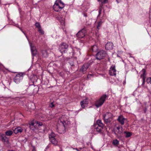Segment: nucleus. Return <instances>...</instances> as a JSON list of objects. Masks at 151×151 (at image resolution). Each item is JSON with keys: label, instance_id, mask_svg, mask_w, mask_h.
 <instances>
[{"label": "nucleus", "instance_id": "obj_1", "mask_svg": "<svg viewBox=\"0 0 151 151\" xmlns=\"http://www.w3.org/2000/svg\"><path fill=\"white\" fill-rule=\"evenodd\" d=\"M68 119V116L66 115H62L59 118L58 123L60 124V127L58 126V124L57 125V129L59 130H60L61 128H62L63 129H65V124H70Z\"/></svg>", "mask_w": 151, "mask_h": 151}, {"label": "nucleus", "instance_id": "obj_2", "mask_svg": "<svg viewBox=\"0 0 151 151\" xmlns=\"http://www.w3.org/2000/svg\"><path fill=\"white\" fill-rule=\"evenodd\" d=\"M64 6V4L61 0H56L53 6V9L55 11L59 12L60 11Z\"/></svg>", "mask_w": 151, "mask_h": 151}, {"label": "nucleus", "instance_id": "obj_3", "mask_svg": "<svg viewBox=\"0 0 151 151\" xmlns=\"http://www.w3.org/2000/svg\"><path fill=\"white\" fill-rule=\"evenodd\" d=\"M122 129V127L119 126L115 127L113 130L114 134L118 139H120L122 137L123 134Z\"/></svg>", "mask_w": 151, "mask_h": 151}, {"label": "nucleus", "instance_id": "obj_4", "mask_svg": "<svg viewBox=\"0 0 151 151\" xmlns=\"http://www.w3.org/2000/svg\"><path fill=\"white\" fill-rule=\"evenodd\" d=\"M106 95H104L101 97L99 100L96 101L95 104L97 108L99 107L103 104L106 100Z\"/></svg>", "mask_w": 151, "mask_h": 151}, {"label": "nucleus", "instance_id": "obj_5", "mask_svg": "<svg viewBox=\"0 0 151 151\" xmlns=\"http://www.w3.org/2000/svg\"><path fill=\"white\" fill-rule=\"evenodd\" d=\"M42 122H37L36 123L31 122L29 124V127L33 130L38 129L39 127L42 125Z\"/></svg>", "mask_w": 151, "mask_h": 151}, {"label": "nucleus", "instance_id": "obj_6", "mask_svg": "<svg viewBox=\"0 0 151 151\" xmlns=\"http://www.w3.org/2000/svg\"><path fill=\"white\" fill-rule=\"evenodd\" d=\"M106 53L104 50H100L96 54V58L98 60L103 59L106 55Z\"/></svg>", "mask_w": 151, "mask_h": 151}, {"label": "nucleus", "instance_id": "obj_7", "mask_svg": "<svg viewBox=\"0 0 151 151\" xmlns=\"http://www.w3.org/2000/svg\"><path fill=\"white\" fill-rule=\"evenodd\" d=\"M23 78V73H20L17 75L14 79V81L16 83H19L22 79Z\"/></svg>", "mask_w": 151, "mask_h": 151}, {"label": "nucleus", "instance_id": "obj_8", "mask_svg": "<svg viewBox=\"0 0 151 151\" xmlns=\"http://www.w3.org/2000/svg\"><path fill=\"white\" fill-rule=\"evenodd\" d=\"M68 48V45L65 43H62L60 46L59 49L62 53H65L67 51Z\"/></svg>", "mask_w": 151, "mask_h": 151}, {"label": "nucleus", "instance_id": "obj_9", "mask_svg": "<svg viewBox=\"0 0 151 151\" xmlns=\"http://www.w3.org/2000/svg\"><path fill=\"white\" fill-rule=\"evenodd\" d=\"M29 44L32 56L35 55L37 53V51L36 47L31 42H29Z\"/></svg>", "mask_w": 151, "mask_h": 151}, {"label": "nucleus", "instance_id": "obj_10", "mask_svg": "<svg viewBox=\"0 0 151 151\" xmlns=\"http://www.w3.org/2000/svg\"><path fill=\"white\" fill-rule=\"evenodd\" d=\"M93 130L92 131V133L94 134H97L101 132L102 129L101 127H99L97 125H94L92 127Z\"/></svg>", "mask_w": 151, "mask_h": 151}, {"label": "nucleus", "instance_id": "obj_11", "mask_svg": "<svg viewBox=\"0 0 151 151\" xmlns=\"http://www.w3.org/2000/svg\"><path fill=\"white\" fill-rule=\"evenodd\" d=\"M86 34V29H83L78 32L76 34V36L78 38H82L85 36Z\"/></svg>", "mask_w": 151, "mask_h": 151}, {"label": "nucleus", "instance_id": "obj_12", "mask_svg": "<svg viewBox=\"0 0 151 151\" xmlns=\"http://www.w3.org/2000/svg\"><path fill=\"white\" fill-rule=\"evenodd\" d=\"M109 74L111 76H115L116 75V70L115 66H112L110 68Z\"/></svg>", "mask_w": 151, "mask_h": 151}, {"label": "nucleus", "instance_id": "obj_13", "mask_svg": "<svg viewBox=\"0 0 151 151\" xmlns=\"http://www.w3.org/2000/svg\"><path fill=\"white\" fill-rule=\"evenodd\" d=\"M108 114L111 115V113L109 112H107L105 114L103 115V118L104 122L106 123L109 122L111 121L110 119L109 118V116H107Z\"/></svg>", "mask_w": 151, "mask_h": 151}, {"label": "nucleus", "instance_id": "obj_14", "mask_svg": "<svg viewBox=\"0 0 151 151\" xmlns=\"http://www.w3.org/2000/svg\"><path fill=\"white\" fill-rule=\"evenodd\" d=\"M57 19L59 20L61 24L62 25H64L65 24V17L62 16H58L57 17Z\"/></svg>", "mask_w": 151, "mask_h": 151}, {"label": "nucleus", "instance_id": "obj_15", "mask_svg": "<svg viewBox=\"0 0 151 151\" xmlns=\"http://www.w3.org/2000/svg\"><path fill=\"white\" fill-rule=\"evenodd\" d=\"M126 120V119L124 118L122 115L119 116L117 119L119 122L122 125L124 124V121Z\"/></svg>", "mask_w": 151, "mask_h": 151}, {"label": "nucleus", "instance_id": "obj_16", "mask_svg": "<svg viewBox=\"0 0 151 151\" xmlns=\"http://www.w3.org/2000/svg\"><path fill=\"white\" fill-rule=\"evenodd\" d=\"M88 104L87 99L86 98L85 99L82 101L81 103V105L83 108H84Z\"/></svg>", "mask_w": 151, "mask_h": 151}, {"label": "nucleus", "instance_id": "obj_17", "mask_svg": "<svg viewBox=\"0 0 151 151\" xmlns=\"http://www.w3.org/2000/svg\"><path fill=\"white\" fill-rule=\"evenodd\" d=\"M113 44L110 42H108L105 46L106 49L108 50H111L113 48Z\"/></svg>", "mask_w": 151, "mask_h": 151}, {"label": "nucleus", "instance_id": "obj_18", "mask_svg": "<svg viewBox=\"0 0 151 151\" xmlns=\"http://www.w3.org/2000/svg\"><path fill=\"white\" fill-rule=\"evenodd\" d=\"M140 77L142 79H145L146 74V70L144 69H143L140 72Z\"/></svg>", "mask_w": 151, "mask_h": 151}, {"label": "nucleus", "instance_id": "obj_19", "mask_svg": "<svg viewBox=\"0 0 151 151\" xmlns=\"http://www.w3.org/2000/svg\"><path fill=\"white\" fill-rule=\"evenodd\" d=\"M23 130V129L20 127L16 128L14 130V132L17 134L19 133H21Z\"/></svg>", "mask_w": 151, "mask_h": 151}, {"label": "nucleus", "instance_id": "obj_20", "mask_svg": "<svg viewBox=\"0 0 151 151\" xmlns=\"http://www.w3.org/2000/svg\"><path fill=\"white\" fill-rule=\"evenodd\" d=\"M71 49H72L73 50V52H72L73 55H74L75 54H76L77 55H81L80 50L79 49H78L76 48H75L73 49L72 48Z\"/></svg>", "mask_w": 151, "mask_h": 151}, {"label": "nucleus", "instance_id": "obj_21", "mask_svg": "<svg viewBox=\"0 0 151 151\" xmlns=\"http://www.w3.org/2000/svg\"><path fill=\"white\" fill-rule=\"evenodd\" d=\"M89 65L87 64H85L83 65L81 69V70L83 72L86 70L88 68Z\"/></svg>", "mask_w": 151, "mask_h": 151}, {"label": "nucleus", "instance_id": "obj_22", "mask_svg": "<svg viewBox=\"0 0 151 151\" xmlns=\"http://www.w3.org/2000/svg\"><path fill=\"white\" fill-rule=\"evenodd\" d=\"M37 79V76L35 75H32L30 77V80L33 82H36Z\"/></svg>", "mask_w": 151, "mask_h": 151}, {"label": "nucleus", "instance_id": "obj_23", "mask_svg": "<svg viewBox=\"0 0 151 151\" xmlns=\"http://www.w3.org/2000/svg\"><path fill=\"white\" fill-rule=\"evenodd\" d=\"M1 140L3 142H6L8 143L9 140L5 136L4 134H2L1 135Z\"/></svg>", "mask_w": 151, "mask_h": 151}, {"label": "nucleus", "instance_id": "obj_24", "mask_svg": "<svg viewBox=\"0 0 151 151\" xmlns=\"http://www.w3.org/2000/svg\"><path fill=\"white\" fill-rule=\"evenodd\" d=\"M97 126H98L99 127H101L102 129L104 126V125L101 120L99 119L97 121Z\"/></svg>", "mask_w": 151, "mask_h": 151}, {"label": "nucleus", "instance_id": "obj_25", "mask_svg": "<svg viewBox=\"0 0 151 151\" xmlns=\"http://www.w3.org/2000/svg\"><path fill=\"white\" fill-rule=\"evenodd\" d=\"M52 143L54 145H57L58 144V141L55 138L52 139L50 140Z\"/></svg>", "mask_w": 151, "mask_h": 151}, {"label": "nucleus", "instance_id": "obj_26", "mask_svg": "<svg viewBox=\"0 0 151 151\" xmlns=\"http://www.w3.org/2000/svg\"><path fill=\"white\" fill-rule=\"evenodd\" d=\"M42 55L43 57H46L48 55V53L47 50H43L42 51Z\"/></svg>", "mask_w": 151, "mask_h": 151}, {"label": "nucleus", "instance_id": "obj_27", "mask_svg": "<svg viewBox=\"0 0 151 151\" xmlns=\"http://www.w3.org/2000/svg\"><path fill=\"white\" fill-rule=\"evenodd\" d=\"M55 134L53 132H52L49 135V138L50 140L52 139L55 138Z\"/></svg>", "mask_w": 151, "mask_h": 151}, {"label": "nucleus", "instance_id": "obj_28", "mask_svg": "<svg viewBox=\"0 0 151 151\" xmlns=\"http://www.w3.org/2000/svg\"><path fill=\"white\" fill-rule=\"evenodd\" d=\"M92 50L93 52H96L98 50V48L97 45H95L92 47Z\"/></svg>", "mask_w": 151, "mask_h": 151}, {"label": "nucleus", "instance_id": "obj_29", "mask_svg": "<svg viewBox=\"0 0 151 151\" xmlns=\"http://www.w3.org/2000/svg\"><path fill=\"white\" fill-rule=\"evenodd\" d=\"M5 133L6 136H10L12 134L13 132L11 130H9L6 132Z\"/></svg>", "mask_w": 151, "mask_h": 151}, {"label": "nucleus", "instance_id": "obj_30", "mask_svg": "<svg viewBox=\"0 0 151 151\" xmlns=\"http://www.w3.org/2000/svg\"><path fill=\"white\" fill-rule=\"evenodd\" d=\"M113 144L114 145H117L119 144V142L116 139H115L113 141Z\"/></svg>", "mask_w": 151, "mask_h": 151}, {"label": "nucleus", "instance_id": "obj_31", "mask_svg": "<svg viewBox=\"0 0 151 151\" xmlns=\"http://www.w3.org/2000/svg\"><path fill=\"white\" fill-rule=\"evenodd\" d=\"M124 133L126 134V137H129L131 135V134L130 132H124Z\"/></svg>", "mask_w": 151, "mask_h": 151}, {"label": "nucleus", "instance_id": "obj_32", "mask_svg": "<svg viewBox=\"0 0 151 151\" xmlns=\"http://www.w3.org/2000/svg\"><path fill=\"white\" fill-rule=\"evenodd\" d=\"M146 82L147 83L151 84V77L148 78L146 79Z\"/></svg>", "mask_w": 151, "mask_h": 151}, {"label": "nucleus", "instance_id": "obj_33", "mask_svg": "<svg viewBox=\"0 0 151 151\" xmlns=\"http://www.w3.org/2000/svg\"><path fill=\"white\" fill-rule=\"evenodd\" d=\"M35 26L38 29L41 28V26L39 23L36 22L35 24Z\"/></svg>", "mask_w": 151, "mask_h": 151}, {"label": "nucleus", "instance_id": "obj_34", "mask_svg": "<svg viewBox=\"0 0 151 151\" xmlns=\"http://www.w3.org/2000/svg\"><path fill=\"white\" fill-rule=\"evenodd\" d=\"M38 31L41 34L43 35L44 33V31L42 29L41 27L38 29Z\"/></svg>", "mask_w": 151, "mask_h": 151}, {"label": "nucleus", "instance_id": "obj_35", "mask_svg": "<svg viewBox=\"0 0 151 151\" xmlns=\"http://www.w3.org/2000/svg\"><path fill=\"white\" fill-rule=\"evenodd\" d=\"M102 23V22L101 21H100L98 22L97 26V28L98 29H99V27H100Z\"/></svg>", "mask_w": 151, "mask_h": 151}, {"label": "nucleus", "instance_id": "obj_36", "mask_svg": "<svg viewBox=\"0 0 151 151\" xmlns=\"http://www.w3.org/2000/svg\"><path fill=\"white\" fill-rule=\"evenodd\" d=\"M17 26H16L17 27H18L19 29L22 31V32L25 35V36L26 37H27V36L26 35V34L22 30V29H21V28H20V27H19L18 26V25H17Z\"/></svg>", "mask_w": 151, "mask_h": 151}, {"label": "nucleus", "instance_id": "obj_37", "mask_svg": "<svg viewBox=\"0 0 151 151\" xmlns=\"http://www.w3.org/2000/svg\"><path fill=\"white\" fill-rule=\"evenodd\" d=\"M49 106L50 107H53L54 106V105L53 104V103H51L49 105Z\"/></svg>", "mask_w": 151, "mask_h": 151}, {"label": "nucleus", "instance_id": "obj_38", "mask_svg": "<svg viewBox=\"0 0 151 151\" xmlns=\"http://www.w3.org/2000/svg\"><path fill=\"white\" fill-rule=\"evenodd\" d=\"M145 79H142V85H144L145 84Z\"/></svg>", "mask_w": 151, "mask_h": 151}, {"label": "nucleus", "instance_id": "obj_39", "mask_svg": "<svg viewBox=\"0 0 151 151\" xmlns=\"http://www.w3.org/2000/svg\"><path fill=\"white\" fill-rule=\"evenodd\" d=\"M122 52H123L122 51H118V54H119V55H120V54H122Z\"/></svg>", "mask_w": 151, "mask_h": 151}, {"label": "nucleus", "instance_id": "obj_40", "mask_svg": "<svg viewBox=\"0 0 151 151\" xmlns=\"http://www.w3.org/2000/svg\"><path fill=\"white\" fill-rule=\"evenodd\" d=\"M107 116H109V118H111L112 116V114L111 113V115H110V114H108V115Z\"/></svg>", "mask_w": 151, "mask_h": 151}, {"label": "nucleus", "instance_id": "obj_41", "mask_svg": "<svg viewBox=\"0 0 151 151\" xmlns=\"http://www.w3.org/2000/svg\"><path fill=\"white\" fill-rule=\"evenodd\" d=\"M108 0H103L102 1V2H101L102 3H106L107 1Z\"/></svg>", "mask_w": 151, "mask_h": 151}, {"label": "nucleus", "instance_id": "obj_42", "mask_svg": "<svg viewBox=\"0 0 151 151\" xmlns=\"http://www.w3.org/2000/svg\"><path fill=\"white\" fill-rule=\"evenodd\" d=\"M101 10L100 9L99 11V14H100L101 13Z\"/></svg>", "mask_w": 151, "mask_h": 151}, {"label": "nucleus", "instance_id": "obj_43", "mask_svg": "<svg viewBox=\"0 0 151 151\" xmlns=\"http://www.w3.org/2000/svg\"><path fill=\"white\" fill-rule=\"evenodd\" d=\"M118 3H119L121 1V0H116Z\"/></svg>", "mask_w": 151, "mask_h": 151}, {"label": "nucleus", "instance_id": "obj_44", "mask_svg": "<svg viewBox=\"0 0 151 151\" xmlns=\"http://www.w3.org/2000/svg\"><path fill=\"white\" fill-rule=\"evenodd\" d=\"M32 151H35V148H33V150H32Z\"/></svg>", "mask_w": 151, "mask_h": 151}, {"label": "nucleus", "instance_id": "obj_45", "mask_svg": "<svg viewBox=\"0 0 151 151\" xmlns=\"http://www.w3.org/2000/svg\"><path fill=\"white\" fill-rule=\"evenodd\" d=\"M98 1H100L101 2H102V1H103V0H98Z\"/></svg>", "mask_w": 151, "mask_h": 151}, {"label": "nucleus", "instance_id": "obj_46", "mask_svg": "<svg viewBox=\"0 0 151 151\" xmlns=\"http://www.w3.org/2000/svg\"><path fill=\"white\" fill-rule=\"evenodd\" d=\"M91 76V74L88 75V76H87L88 77H89V76Z\"/></svg>", "mask_w": 151, "mask_h": 151}, {"label": "nucleus", "instance_id": "obj_47", "mask_svg": "<svg viewBox=\"0 0 151 151\" xmlns=\"http://www.w3.org/2000/svg\"><path fill=\"white\" fill-rule=\"evenodd\" d=\"M119 54H118L117 55V57H120V56H119Z\"/></svg>", "mask_w": 151, "mask_h": 151}, {"label": "nucleus", "instance_id": "obj_48", "mask_svg": "<svg viewBox=\"0 0 151 151\" xmlns=\"http://www.w3.org/2000/svg\"><path fill=\"white\" fill-rule=\"evenodd\" d=\"M75 149L77 151H79L77 148Z\"/></svg>", "mask_w": 151, "mask_h": 151}, {"label": "nucleus", "instance_id": "obj_49", "mask_svg": "<svg viewBox=\"0 0 151 151\" xmlns=\"http://www.w3.org/2000/svg\"><path fill=\"white\" fill-rule=\"evenodd\" d=\"M32 104L33 105H34V104H33V103H32Z\"/></svg>", "mask_w": 151, "mask_h": 151}, {"label": "nucleus", "instance_id": "obj_50", "mask_svg": "<svg viewBox=\"0 0 151 151\" xmlns=\"http://www.w3.org/2000/svg\"><path fill=\"white\" fill-rule=\"evenodd\" d=\"M91 147V148H92V149H93V147Z\"/></svg>", "mask_w": 151, "mask_h": 151}]
</instances>
